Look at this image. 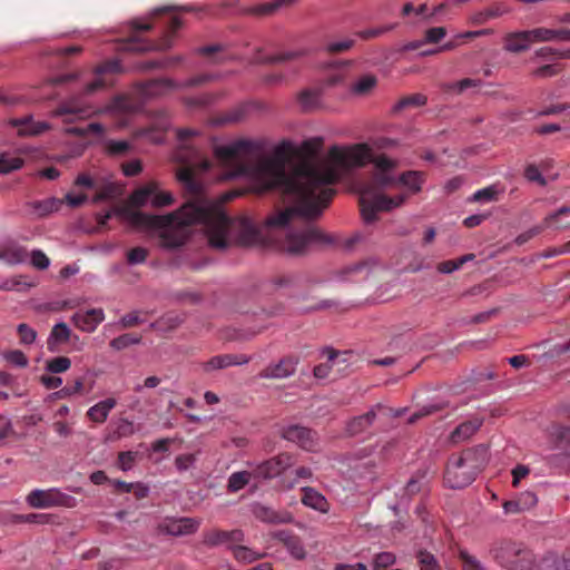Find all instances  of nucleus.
I'll return each mask as SVG.
<instances>
[{
	"instance_id": "obj_1",
	"label": "nucleus",
	"mask_w": 570,
	"mask_h": 570,
	"mask_svg": "<svg viewBox=\"0 0 570 570\" xmlns=\"http://www.w3.org/2000/svg\"><path fill=\"white\" fill-rule=\"evenodd\" d=\"M322 145V138L303 141L299 146L303 159L291 173L285 170L284 145L278 146L272 156H259L254 163L250 159L262 149L258 141L237 139L215 148V155L222 161L237 163L232 177H249L262 190L278 189L287 202L294 203V206L272 215L265 222L267 228H277L285 236L282 248L289 254H302L311 244L325 240L323 234L312 225L296 228L302 220H312L322 215L334 195L328 186L337 181L343 173L371 163L375 168L373 179L364 184H373L377 190L396 185L397 177L392 171L397 161L383 154L375 155L368 145L332 146L326 157L318 159Z\"/></svg>"
},
{
	"instance_id": "obj_2",
	"label": "nucleus",
	"mask_w": 570,
	"mask_h": 570,
	"mask_svg": "<svg viewBox=\"0 0 570 570\" xmlns=\"http://www.w3.org/2000/svg\"><path fill=\"white\" fill-rule=\"evenodd\" d=\"M194 197L178 210L167 215H151L130 206L117 208L114 214L135 229L159 230L160 246L168 249L183 246L189 237L188 228L194 224L205 225L208 243L217 249L227 248L232 239L245 246L259 242L261 232L250 218H230L219 203L207 199L202 194Z\"/></svg>"
},
{
	"instance_id": "obj_3",
	"label": "nucleus",
	"mask_w": 570,
	"mask_h": 570,
	"mask_svg": "<svg viewBox=\"0 0 570 570\" xmlns=\"http://www.w3.org/2000/svg\"><path fill=\"white\" fill-rule=\"evenodd\" d=\"M198 134L197 130L189 128L177 130V138L181 145L175 153V159L186 165L178 170L177 178L191 195H198L203 191V185L194 178V169L198 167L200 170H207L210 167L208 159L200 157L197 150L184 144L187 138Z\"/></svg>"
},
{
	"instance_id": "obj_4",
	"label": "nucleus",
	"mask_w": 570,
	"mask_h": 570,
	"mask_svg": "<svg viewBox=\"0 0 570 570\" xmlns=\"http://www.w3.org/2000/svg\"><path fill=\"white\" fill-rule=\"evenodd\" d=\"M489 552L492 559L505 570H533L538 563L535 553L521 541L494 542Z\"/></svg>"
},
{
	"instance_id": "obj_5",
	"label": "nucleus",
	"mask_w": 570,
	"mask_h": 570,
	"mask_svg": "<svg viewBox=\"0 0 570 570\" xmlns=\"http://www.w3.org/2000/svg\"><path fill=\"white\" fill-rule=\"evenodd\" d=\"M358 194L361 215L365 224L374 223L379 212H391L402 207L409 198L407 193L387 196L377 190L373 184H360Z\"/></svg>"
},
{
	"instance_id": "obj_6",
	"label": "nucleus",
	"mask_w": 570,
	"mask_h": 570,
	"mask_svg": "<svg viewBox=\"0 0 570 570\" xmlns=\"http://www.w3.org/2000/svg\"><path fill=\"white\" fill-rule=\"evenodd\" d=\"M26 503L32 509H50L57 507L75 508L77 499L58 488L47 490L33 489L26 497Z\"/></svg>"
},
{
	"instance_id": "obj_7",
	"label": "nucleus",
	"mask_w": 570,
	"mask_h": 570,
	"mask_svg": "<svg viewBox=\"0 0 570 570\" xmlns=\"http://www.w3.org/2000/svg\"><path fill=\"white\" fill-rule=\"evenodd\" d=\"M216 73H203L185 81H176L171 78H157L145 83L144 90L148 96H161L173 90L198 87L208 81L218 79Z\"/></svg>"
},
{
	"instance_id": "obj_8",
	"label": "nucleus",
	"mask_w": 570,
	"mask_h": 570,
	"mask_svg": "<svg viewBox=\"0 0 570 570\" xmlns=\"http://www.w3.org/2000/svg\"><path fill=\"white\" fill-rule=\"evenodd\" d=\"M478 473L469 469L465 463L452 456L445 471V482L451 489H462L471 484Z\"/></svg>"
},
{
	"instance_id": "obj_9",
	"label": "nucleus",
	"mask_w": 570,
	"mask_h": 570,
	"mask_svg": "<svg viewBox=\"0 0 570 570\" xmlns=\"http://www.w3.org/2000/svg\"><path fill=\"white\" fill-rule=\"evenodd\" d=\"M245 540V533L240 529L220 530L210 529L203 533V544L207 548L226 547L233 550L236 543H242Z\"/></svg>"
},
{
	"instance_id": "obj_10",
	"label": "nucleus",
	"mask_w": 570,
	"mask_h": 570,
	"mask_svg": "<svg viewBox=\"0 0 570 570\" xmlns=\"http://www.w3.org/2000/svg\"><path fill=\"white\" fill-rule=\"evenodd\" d=\"M295 463L294 456L289 453H281L269 460H266L256 465L254 475L261 479H274L281 475L284 471L293 466Z\"/></svg>"
},
{
	"instance_id": "obj_11",
	"label": "nucleus",
	"mask_w": 570,
	"mask_h": 570,
	"mask_svg": "<svg viewBox=\"0 0 570 570\" xmlns=\"http://www.w3.org/2000/svg\"><path fill=\"white\" fill-rule=\"evenodd\" d=\"M281 436L289 442L296 443L306 451H314L318 445V438L313 430L298 424L284 426Z\"/></svg>"
},
{
	"instance_id": "obj_12",
	"label": "nucleus",
	"mask_w": 570,
	"mask_h": 570,
	"mask_svg": "<svg viewBox=\"0 0 570 570\" xmlns=\"http://www.w3.org/2000/svg\"><path fill=\"white\" fill-rule=\"evenodd\" d=\"M299 357L295 355H287L279 358L275 363L268 364L263 368L258 376L266 380H283L291 377L295 374Z\"/></svg>"
},
{
	"instance_id": "obj_13",
	"label": "nucleus",
	"mask_w": 570,
	"mask_h": 570,
	"mask_svg": "<svg viewBox=\"0 0 570 570\" xmlns=\"http://www.w3.org/2000/svg\"><path fill=\"white\" fill-rule=\"evenodd\" d=\"M71 323L81 332L92 333L105 321L102 308L78 311L70 317Z\"/></svg>"
},
{
	"instance_id": "obj_14",
	"label": "nucleus",
	"mask_w": 570,
	"mask_h": 570,
	"mask_svg": "<svg viewBox=\"0 0 570 570\" xmlns=\"http://www.w3.org/2000/svg\"><path fill=\"white\" fill-rule=\"evenodd\" d=\"M252 511L257 520L265 523L284 524L292 523L294 520L293 514L291 512L286 510L276 511L262 503H255L253 505Z\"/></svg>"
},
{
	"instance_id": "obj_15",
	"label": "nucleus",
	"mask_w": 570,
	"mask_h": 570,
	"mask_svg": "<svg viewBox=\"0 0 570 570\" xmlns=\"http://www.w3.org/2000/svg\"><path fill=\"white\" fill-rule=\"evenodd\" d=\"M488 448L483 444H479L473 448L465 449L460 455L455 456L466 464L469 469L474 470L478 474L485 466L488 462Z\"/></svg>"
},
{
	"instance_id": "obj_16",
	"label": "nucleus",
	"mask_w": 570,
	"mask_h": 570,
	"mask_svg": "<svg viewBox=\"0 0 570 570\" xmlns=\"http://www.w3.org/2000/svg\"><path fill=\"white\" fill-rule=\"evenodd\" d=\"M303 56L301 50H287L278 53L267 55L263 49H255L253 56L249 58L252 65H267V63H283L286 61L295 60Z\"/></svg>"
},
{
	"instance_id": "obj_17",
	"label": "nucleus",
	"mask_w": 570,
	"mask_h": 570,
	"mask_svg": "<svg viewBox=\"0 0 570 570\" xmlns=\"http://www.w3.org/2000/svg\"><path fill=\"white\" fill-rule=\"evenodd\" d=\"M531 43H535L531 30L515 31L505 36L503 48L508 52L518 53L528 50Z\"/></svg>"
},
{
	"instance_id": "obj_18",
	"label": "nucleus",
	"mask_w": 570,
	"mask_h": 570,
	"mask_svg": "<svg viewBox=\"0 0 570 570\" xmlns=\"http://www.w3.org/2000/svg\"><path fill=\"white\" fill-rule=\"evenodd\" d=\"M65 115H75L78 118H87L91 115L89 106L83 104L79 98L72 97L62 101L53 111V117H61Z\"/></svg>"
},
{
	"instance_id": "obj_19",
	"label": "nucleus",
	"mask_w": 570,
	"mask_h": 570,
	"mask_svg": "<svg viewBox=\"0 0 570 570\" xmlns=\"http://www.w3.org/2000/svg\"><path fill=\"white\" fill-rule=\"evenodd\" d=\"M302 493L303 497L301 501L305 507L324 514L330 512L331 504L328 500L316 489L312 487H303Z\"/></svg>"
},
{
	"instance_id": "obj_20",
	"label": "nucleus",
	"mask_w": 570,
	"mask_h": 570,
	"mask_svg": "<svg viewBox=\"0 0 570 570\" xmlns=\"http://www.w3.org/2000/svg\"><path fill=\"white\" fill-rule=\"evenodd\" d=\"M250 357L245 354H223L212 357L204 366L205 371L222 370L233 365H245Z\"/></svg>"
},
{
	"instance_id": "obj_21",
	"label": "nucleus",
	"mask_w": 570,
	"mask_h": 570,
	"mask_svg": "<svg viewBox=\"0 0 570 570\" xmlns=\"http://www.w3.org/2000/svg\"><path fill=\"white\" fill-rule=\"evenodd\" d=\"M376 419V412L371 409L366 413L355 416L346 422L345 432L350 436H356L368 430Z\"/></svg>"
},
{
	"instance_id": "obj_22",
	"label": "nucleus",
	"mask_w": 570,
	"mask_h": 570,
	"mask_svg": "<svg viewBox=\"0 0 570 570\" xmlns=\"http://www.w3.org/2000/svg\"><path fill=\"white\" fill-rule=\"evenodd\" d=\"M425 183V175L419 170H407L397 176L396 185H401L407 189V194L415 195L422 190Z\"/></svg>"
},
{
	"instance_id": "obj_23",
	"label": "nucleus",
	"mask_w": 570,
	"mask_h": 570,
	"mask_svg": "<svg viewBox=\"0 0 570 570\" xmlns=\"http://www.w3.org/2000/svg\"><path fill=\"white\" fill-rule=\"evenodd\" d=\"M71 337V330L69 326L63 323L59 322L53 325L51 328V332L47 340V347L51 353L58 352L59 346L66 342H68Z\"/></svg>"
},
{
	"instance_id": "obj_24",
	"label": "nucleus",
	"mask_w": 570,
	"mask_h": 570,
	"mask_svg": "<svg viewBox=\"0 0 570 570\" xmlns=\"http://www.w3.org/2000/svg\"><path fill=\"white\" fill-rule=\"evenodd\" d=\"M63 204V200L57 197H49L41 200H35L27 204L32 209V214L37 218L46 217L52 213L58 212Z\"/></svg>"
},
{
	"instance_id": "obj_25",
	"label": "nucleus",
	"mask_w": 570,
	"mask_h": 570,
	"mask_svg": "<svg viewBox=\"0 0 570 570\" xmlns=\"http://www.w3.org/2000/svg\"><path fill=\"white\" fill-rule=\"evenodd\" d=\"M531 36L535 42L570 41L569 29L534 28L531 29Z\"/></svg>"
},
{
	"instance_id": "obj_26",
	"label": "nucleus",
	"mask_w": 570,
	"mask_h": 570,
	"mask_svg": "<svg viewBox=\"0 0 570 570\" xmlns=\"http://www.w3.org/2000/svg\"><path fill=\"white\" fill-rule=\"evenodd\" d=\"M481 420H470L458 425L450 435L452 443L456 444L469 440L481 428Z\"/></svg>"
},
{
	"instance_id": "obj_27",
	"label": "nucleus",
	"mask_w": 570,
	"mask_h": 570,
	"mask_svg": "<svg viewBox=\"0 0 570 570\" xmlns=\"http://www.w3.org/2000/svg\"><path fill=\"white\" fill-rule=\"evenodd\" d=\"M199 527V522L191 518H181L166 524L167 533L179 537L194 533Z\"/></svg>"
},
{
	"instance_id": "obj_28",
	"label": "nucleus",
	"mask_w": 570,
	"mask_h": 570,
	"mask_svg": "<svg viewBox=\"0 0 570 570\" xmlns=\"http://www.w3.org/2000/svg\"><path fill=\"white\" fill-rule=\"evenodd\" d=\"M117 402L112 397L105 399L87 411V416L95 423H104Z\"/></svg>"
},
{
	"instance_id": "obj_29",
	"label": "nucleus",
	"mask_w": 570,
	"mask_h": 570,
	"mask_svg": "<svg viewBox=\"0 0 570 570\" xmlns=\"http://www.w3.org/2000/svg\"><path fill=\"white\" fill-rule=\"evenodd\" d=\"M377 85V78L374 75L360 77L350 89V92L356 97L368 96Z\"/></svg>"
},
{
	"instance_id": "obj_30",
	"label": "nucleus",
	"mask_w": 570,
	"mask_h": 570,
	"mask_svg": "<svg viewBox=\"0 0 570 570\" xmlns=\"http://www.w3.org/2000/svg\"><path fill=\"white\" fill-rule=\"evenodd\" d=\"M157 184L149 183L135 191L129 196L128 203L132 207H142L147 204L148 199L156 193Z\"/></svg>"
},
{
	"instance_id": "obj_31",
	"label": "nucleus",
	"mask_w": 570,
	"mask_h": 570,
	"mask_svg": "<svg viewBox=\"0 0 570 570\" xmlns=\"http://www.w3.org/2000/svg\"><path fill=\"white\" fill-rule=\"evenodd\" d=\"M27 257L26 250L17 245H10L0 248V261L9 265H18L24 262Z\"/></svg>"
},
{
	"instance_id": "obj_32",
	"label": "nucleus",
	"mask_w": 570,
	"mask_h": 570,
	"mask_svg": "<svg viewBox=\"0 0 570 570\" xmlns=\"http://www.w3.org/2000/svg\"><path fill=\"white\" fill-rule=\"evenodd\" d=\"M321 91L317 89H305L298 95V102L303 110L311 111L321 104Z\"/></svg>"
},
{
	"instance_id": "obj_33",
	"label": "nucleus",
	"mask_w": 570,
	"mask_h": 570,
	"mask_svg": "<svg viewBox=\"0 0 570 570\" xmlns=\"http://www.w3.org/2000/svg\"><path fill=\"white\" fill-rule=\"evenodd\" d=\"M232 552L234 558L242 563H253L264 557L263 553H259L248 547L242 546L240 543H236Z\"/></svg>"
},
{
	"instance_id": "obj_34",
	"label": "nucleus",
	"mask_w": 570,
	"mask_h": 570,
	"mask_svg": "<svg viewBox=\"0 0 570 570\" xmlns=\"http://www.w3.org/2000/svg\"><path fill=\"white\" fill-rule=\"evenodd\" d=\"M543 570H570V550L562 557L549 556L543 560Z\"/></svg>"
},
{
	"instance_id": "obj_35",
	"label": "nucleus",
	"mask_w": 570,
	"mask_h": 570,
	"mask_svg": "<svg viewBox=\"0 0 570 570\" xmlns=\"http://www.w3.org/2000/svg\"><path fill=\"white\" fill-rule=\"evenodd\" d=\"M24 160L20 157L11 156L9 153L0 154V174L8 175L22 168Z\"/></svg>"
},
{
	"instance_id": "obj_36",
	"label": "nucleus",
	"mask_w": 570,
	"mask_h": 570,
	"mask_svg": "<svg viewBox=\"0 0 570 570\" xmlns=\"http://www.w3.org/2000/svg\"><path fill=\"white\" fill-rule=\"evenodd\" d=\"M503 194V188L498 185H490L485 188L476 190L470 198L471 202H493L498 200L499 195Z\"/></svg>"
},
{
	"instance_id": "obj_37",
	"label": "nucleus",
	"mask_w": 570,
	"mask_h": 570,
	"mask_svg": "<svg viewBox=\"0 0 570 570\" xmlns=\"http://www.w3.org/2000/svg\"><path fill=\"white\" fill-rule=\"evenodd\" d=\"M428 98L422 94H414L401 98L392 108L393 112H399L406 108L421 107L426 105Z\"/></svg>"
},
{
	"instance_id": "obj_38",
	"label": "nucleus",
	"mask_w": 570,
	"mask_h": 570,
	"mask_svg": "<svg viewBox=\"0 0 570 570\" xmlns=\"http://www.w3.org/2000/svg\"><path fill=\"white\" fill-rule=\"evenodd\" d=\"M183 317L175 313H167L150 324V328L161 331L174 330L183 323Z\"/></svg>"
},
{
	"instance_id": "obj_39",
	"label": "nucleus",
	"mask_w": 570,
	"mask_h": 570,
	"mask_svg": "<svg viewBox=\"0 0 570 570\" xmlns=\"http://www.w3.org/2000/svg\"><path fill=\"white\" fill-rule=\"evenodd\" d=\"M252 473L248 471L234 472L228 478L227 489L235 493L244 489L250 481Z\"/></svg>"
},
{
	"instance_id": "obj_40",
	"label": "nucleus",
	"mask_w": 570,
	"mask_h": 570,
	"mask_svg": "<svg viewBox=\"0 0 570 570\" xmlns=\"http://www.w3.org/2000/svg\"><path fill=\"white\" fill-rule=\"evenodd\" d=\"M57 517L50 513H28L17 517L19 522L33 523V524H52L56 522Z\"/></svg>"
},
{
	"instance_id": "obj_41",
	"label": "nucleus",
	"mask_w": 570,
	"mask_h": 570,
	"mask_svg": "<svg viewBox=\"0 0 570 570\" xmlns=\"http://www.w3.org/2000/svg\"><path fill=\"white\" fill-rule=\"evenodd\" d=\"M71 366V361L67 356H58L46 362V371L52 374H59L68 371Z\"/></svg>"
},
{
	"instance_id": "obj_42",
	"label": "nucleus",
	"mask_w": 570,
	"mask_h": 570,
	"mask_svg": "<svg viewBox=\"0 0 570 570\" xmlns=\"http://www.w3.org/2000/svg\"><path fill=\"white\" fill-rule=\"evenodd\" d=\"M141 342V337L131 334H122L110 341V347L115 351H122L131 345H137Z\"/></svg>"
},
{
	"instance_id": "obj_43",
	"label": "nucleus",
	"mask_w": 570,
	"mask_h": 570,
	"mask_svg": "<svg viewBox=\"0 0 570 570\" xmlns=\"http://www.w3.org/2000/svg\"><path fill=\"white\" fill-rule=\"evenodd\" d=\"M482 85L483 82L480 79L464 78L456 82L446 83L443 88L448 91H455L456 94H461L469 88H476L481 87Z\"/></svg>"
},
{
	"instance_id": "obj_44",
	"label": "nucleus",
	"mask_w": 570,
	"mask_h": 570,
	"mask_svg": "<svg viewBox=\"0 0 570 570\" xmlns=\"http://www.w3.org/2000/svg\"><path fill=\"white\" fill-rule=\"evenodd\" d=\"M551 435L558 446L570 450V426L556 425L552 429Z\"/></svg>"
},
{
	"instance_id": "obj_45",
	"label": "nucleus",
	"mask_w": 570,
	"mask_h": 570,
	"mask_svg": "<svg viewBox=\"0 0 570 570\" xmlns=\"http://www.w3.org/2000/svg\"><path fill=\"white\" fill-rule=\"evenodd\" d=\"M2 358L16 367H27L29 360L20 350H11L2 353Z\"/></svg>"
},
{
	"instance_id": "obj_46",
	"label": "nucleus",
	"mask_w": 570,
	"mask_h": 570,
	"mask_svg": "<svg viewBox=\"0 0 570 570\" xmlns=\"http://www.w3.org/2000/svg\"><path fill=\"white\" fill-rule=\"evenodd\" d=\"M396 561V557L394 553L384 551L374 556L372 561L373 570H385L386 568L393 566Z\"/></svg>"
},
{
	"instance_id": "obj_47",
	"label": "nucleus",
	"mask_w": 570,
	"mask_h": 570,
	"mask_svg": "<svg viewBox=\"0 0 570 570\" xmlns=\"http://www.w3.org/2000/svg\"><path fill=\"white\" fill-rule=\"evenodd\" d=\"M51 128L47 121H33L30 120L28 127L20 128L18 130L19 136H38Z\"/></svg>"
},
{
	"instance_id": "obj_48",
	"label": "nucleus",
	"mask_w": 570,
	"mask_h": 570,
	"mask_svg": "<svg viewBox=\"0 0 570 570\" xmlns=\"http://www.w3.org/2000/svg\"><path fill=\"white\" fill-rule=\"evenodd\" d=\"M416 558L421 570H440L439 561L431 552L420 550Z\"/></svg>"
},
{
	"instance_id": "obj_49",
	"label": "nucleus",
	"mask_w": 570,
	"mask_h": 570,
	"mask_svg": "<svg viewBox=\"0 0 570 570\" xmlns=\"http://www.w3.org/2000/svg\"><path fill=\"white\" fill-rule=\"evenodd\" d=\"M566 214H570V207L563 206L559 208L557 212L550 214L544 218V227H554V228H564L569 226V222L561 223L559 222V217Z\"/></svg>"
},
{
	"instance_id": "obj_50",
	"label": "nucleus",
	"mask_w": 570,
	"mask_h": 570,
	"mask_svg": "<svg viewBox=\"0 0 570 570\" xmlns=\"http://www.w3.org/2000/svg\"><path fill=\"white\" fill-rule=\"evenodd\" d=\"M459 558L462 561L463 570H487L485 567L466 550H460Z\"/></svg>"
},
{
	"instance_id": "obj_51",
	"label": "nucleus",
	"mask_w": 570,
	"mask_h": 570,
	"mask_svg": "<svg viewBox=\"0 0 570 570\" xmlns=\"http://www.w3.org/2000/svg\"><path fill=\"white\" fill-rule=\"evenodd\" d=\"M106 150L110 156H122L130 149V144L126 140H107Z\"/></svg>"
},
{
	"instance_id": "obj_52",
	"label": "nucleus",
	"mask_w": 570,
	"mask_h": 570,
	"mask_svg": "<svg viewBox=\"0 0 570 570\" xmlns=\"http://www.w3.org/2000/svg\"><path fill=\"white\" fill-rule=\"evenodd\" d=\"M285 548L287 549L288 553L297 559V560H303L305 559L306 557V550H305V547L302 542V540L295 535L286 546Z\"/></svg>"
},
{
	"instance_id": "obj_53",
	"label": "nucleus",
	"mask_w": 570,
	"mask_h": 570,
	"mask_svg": "<svg viewBox=\"0 0 570 570\" xmlns=\"http://www.w3.org/2000/svg\"><path fill=\"white\" fill-rule=\"evenodd\" d=\"M219 97L220 96L218 94H202L198 97L185 99V104L188 107H205L213 105L216 100H218Z\"/></svg>"
},
{
	"instance_id": "obj_54",
	"label": "nucleus",
	"mask_w": 570,
	"mask_h": 570,
	"mask_svg": "<svg viewBox=\"0 0 570 570\" xmlns=\"http://www.w3.org/2000/svg\"><path fill=\"white\" fill-rule=\"evenodd\" d=\"M296 277L293 275L276 276L269 282L271 292L295 286Z\"/></svg>"
},
{
	"instance_id": "obj_55",
	"label": "nucleus",
	"mask_w": 570,
	"mask_h": 570,
	"mask_svg": "<svg viewBox=\"0 0 570 570\" xmlns=\"http://www.w3.org/2000/svg\"><path fill=\"white\" fill-rule=\"evenodd\" d=\"M17 332L20 336V343L24 345H31L36 342L37 332L26 323H21L17 326Z\"/></svg>"
},
{
	"instance_id": "obj_56",
	"label": "nucleus",
	"mask_w": 570,
	"mask_h": 570,
	"mask_svg": "<svg viewBox=\"0 0 570 570\" xmlns=\"http://www.w3.org/2000/svg\"><path fill=\"white\" fill-rule=\"evenodd\" d=\"M137 456H138L137 452H132V451L120 452L118 454V468L121 471L131 470L137 460Z\"/></svg>"
},
{
	"instance_id": "obj_57",
	"label": "nucleus",
	"mask_w": 570,
	"mask_h": 570,
	"mask_svg": "<svg viewBox=\"0 0 570 570\" xmlns=\"http://www.w3.org/2000/svg\"><path fill=\"white\" fill-rule=\"evenodd\" d=\"M148 256V249L145 247H135L127 253V262L129 265L142 264Z\"/></svg>"
},
{
	"instance_id": "obj_58",
	"label": "nucleus",
	"mask_w": 570,
	"mask_h": 570,
	"mask_svg": "<svg viewBox=\"0 0 570 570\" xmlns=\"http://www.w3.org/2000/svg\"><path fill=\"white\" fill-rule=\"evenodd\" d=\"M121 49L126 51H146L150 50L151 47L142 42L138 37H131L122 42Z\"/></svg>"
},
{
	"instance_id": "obj_59",
	"label": "nucleus",
	"mask_w": 570,
	"mask_h": 570,
	"mask_svg": "<svg viewBox=\"0 0 570 570\" xmlns=\"http://www.w3.org/2000/svg\"><path fill=\"white\" fill-rule=\"evenodd\" d=\"M174 203V197L170 193L167 191H158L151 196V206L153 207H165L169 206Z\"/></svg>"
},
{
	"instance_id": "obj_60",
	"label": "nucleus",
	"mask_w": 570,
	"mask_h": 570,
	"mask_svg": "<svg viewBox=\"0 0 570 570\" xmlns=\"http://www.w3.org/2000/svg\"><path fill=\"white\" fill-rule=\"evenodd\" d=\"M196 458L194 454H180L175 459V466L179 472H184L194 466Z\"/></svg>"
},
{
	"instance_id": "obj_61",
	"label": "nucleus",
	"mask_w": 570,
	"mask_h": 570,
	"mask_svg": "<svg viewBox=\"0 0 570 570\" xmlns=\"http://www.w3.org/2000/svg\"><path fill=\"white\" fill-rule=\"evenodd\" d=\"M139 314H140L139 311L130 312V313L124 315L122 317H120L118 324L122 328L134 327L144 322V320L140 318Z\"/></svg>"
},
{
	"instance_id": "obj_62",
	"label": "nucleus",
	"mask_w": 570,
	"mask_h": 570,
	"mask_svg": "<svg viewBox=\"0 0 570 570\" xmlns=\"http://www.w3.org/2000/svg\"><path fill=\"white\" fill-rule=\"evenodd\" d=\"M518 501L520 503V507L522 508V511H527L537 505L538 498L535 493L531 491H525L518 497Z\"/></svg>"
},
{
	"instance_id": "obj_63",
	"label": "nucleus",
	"mask_w": 570,
	"mask_h": 570,
	"mask_svg": "<svg viewBox=\"0 0 570 570\" xmlns=\"http://www.w3.org/2000/svg\"><path fill=\"white\" fill-rule=\"evenodd\" d=\"M121 71H122V67L120 65V61L117 59L106 61L95 69V72L97 75H102V73H107V72L117 73V72H121Z\"/></svg>"
},
{
	"instance_id": "obj_64",
	"label": "nucleus",
	"mask_w": 570,
	"mask_h": 570,
	"mask_svg": "<svg viewBox=\"0 0 570 570\" xmlns=\"http://www.w3.org/2000/svg\"><path fill=\"white\" fill-rule=\"evenodd\" d=\"M446 35V30L443 27H433L426 30L425 39L423 42L438 43Z\"/></svg>"
}]
</instances>
